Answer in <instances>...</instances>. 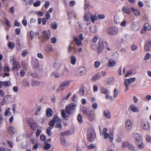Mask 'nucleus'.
I'll list each match as a JSON object with an SVG mask.
<instances>
[{
    "mask_svg": "<svg viewBox=\"0 0 151 151\" xmlns=\"http://www.w3.org/2000/svg\"><path fill=\"white\" fill-rule=\"evenodd\" d=\"M83 19L87 22L91 21L93 23L97 20V17L96 15H93L91 13L87 12H85Z\"/></svg>",
    "mask_w": 151,
    "mask_h": 151,
    "instance_id": "f257e3e1",
    "label": "nucleus"
},
{
    "mask_svg": "<svg viewBox=\"0 0 151 151\" xmlns=\"http://www.w3.org/2000/svg\"><path fill=\"white\" fill-rule=\"evenodd\" d=\"M70 82L68 80L63 81L61 83L60 87L57 89V92L62 91L64 89L67 88L70 86Z\"/></svg>",
    "mask_w": 151,
    "mask_h": 151,
    "instance_id": "f03ea898",
    "label": "nucleus"
},
{
    "mask_svg": "<svg viewBox=\"0 0 151 151\" xmlns=\"http://www.w3.org/2000/svg\"><path fill=\"white\" fill-rule=\"evenodd\" d=\"M13 100V98L11 95L5 96L3 99L2 102L3 104H7L11 103Z\"/></svg>",
    "mask_w": 151,
    "mask_h": 151,
    "instance_id": "7ed1b4c3",
    "label": "nucleus"
},
{
    "mask_svg": "<svg viewBox=\"0 0 151 151\" xmlns=\"http://www.w3.org/2000/svg\"><path fill=\"white\" fill-rule=\"evenodd\" d=\"M119 29L115 27H112L109 28L107 30V33L110 35H114L117 34Z\"/></svg>",
    "mask_w": 151,
    "mask_h": 151,
    "instance_id": "20e7f679",
    "label": "nucleus"
},
{
    "mask_svg": "<svg viewBox=\"0 0 151 151\" xmlns=\"http://www.w3.org/2000/svg\"><path fill=\"white\" fill-rule=\"evenodd\" d=\"M141 127L144 130H149L150 127V124L147 120L144 119L142 122Z\"/></svg>",
    "mask_w": 151,
    "mask_h": 151,
    "instance_id": "39448f33",
    "label": "nucleus"
},
{
    "mask_svg": "<svg viewBox=\"0 0 151 151\" xmlns=\"http://www.w3.org/2000/svg\"><path fill=\"white\" fill-rule=\"evenodd\" d=\"M108 129L106 128H104L102 131V134L104 136V138L105 139H106L109 137L110 139L113 140L114 139V136L112 134H109L107 133Z\"/></svg>",
    "mask_w": 151,
    "mask_h": 151,
    "instance_id": "423d86ee",
    "label": "nucleus"
},
{
    "mask_svg": "<svg viewBox=\"0 0 151 151\" xmlns=\"http://www.w3.org/2000/svg\"><path fill=\"white\" fill-rule=\"evenodd\" d=\"M96 135L94 131L92 130L91 131H89L87 135L88 139L90 142L93 141L95 139Z\"/></svg>",
    "mask_w": 151,
    "mask_h": 151,
    "instance_id": "0eeeda50",
    "label": "nucleus"
},
{
    "mask_svg": "<svg viewBox=\"0 0 151 151\" xmlns=\"http://www.w3.org/2000/svg\"><path fill=\"white\" fill-rule=\"evenodd\" d=\"M104 43L103 40L101 39L99 40L98 42V47L97 49V51L98 53L102 52L104 48Z\"/></svg>",
    "mask_w": 151,
    "mask_h": 151,
    "instance_id": "6e6552de",
    "label": "nucleus"
},
{
    "mask_svg": "<svg viewBox=\"0 0 151 151\" xmlns=\"http://www.w3.org/2000/svg\"><path fill=\"white\" fill-rule=\"evenodd\" d=\"M125 124V128L126 130L127 131L130 130L132 125L131 120L129 119H127L126 121Z\"/></svg>",
    "mask_w": 151,
    "mask_h": 151,
    "instance_id": "1a4fd4ad",
    "label": "nucleus"
},
{
    "mask_svg": "<svg viewBox=\"0 0 151 151\" xmlns=\"http://www.w3.org/2000/svg\"><path fill=\"white\" fill-rule=\"evenodd\" d=\"M86 115L90 121H93L95 119L94 112L93 111L91 110L89 111Z\"/></svg>",
    "mask_w": 151,
    "mask_h": 151,
    "instance_id": "9d476101",
    "label": "nucleus"
},
{
    "mask_svg": "<svg viewBox=\"0 0 151 151\" xmlns=\"http://www.w3.org/2000/svg\"><path fill=\"white\" fill-rule=\"evenodd\" d=\"M7 130L11 135L14 134L17 131L15 128L13 126L7 127Z\"/></svg>",
    "mask_w": 151,
    "mask_h": 151,
    "instance_id": "9b49d317",
    "label": "nucleus"
},
{
    "mask_svg": "<svg viewBox=\"0 0 151 151\" xmlns=\"http://www.w3.org/2000/svg\"><path fill=\"white\" fill-rule=\"evenodd\" d=\"M130 28L132 30L134 31L137 30L139 28L138 26V23L137 22H133L131 25Z\"/></svg>",
    "mask_w": 151,
    "mask_h": 151,
    "instance_id": "f8f14e48",
    "label": "nucleus"
},
{
    "mask_svg": "<svg viewBox=\"0 0 151 151\" xmlns=\"http://www.w3.org/2000/svg\"><path fill=\"white\" fill-rule=\"evenodd\" d=\"M136 141V143L138 147L140 149H142L144 147V145L142 142V138Z\"/></svg>",
    "mask_w": 151,
    "mask_h": 151,
    "instance_id": "ddd939ff",
    "label": "nucleus"
},
{
    "mask_svg": "<svg viewBox=\"0 0 151 151\" xmlns=\"http://www.w3.org/2000/svg\"><path fill=\"white\" fill-rule=\"evenodd\" d=\"M42 37L45 40L49 39L50 37V33L49 31H44L42 32Z\"/></svg>",
    "mask_w": 151,
    "mask_h": 151,
    "instance_id": "4468645a",
    "label": "nucleus"
},
{
    "mask_svg": "<svg viewBox=\"0 0 151 151\" xmlns=\"http://www.w3.org/2000/svg\"><path fill=\"white\" fill-rule=\"evenodd\" d=\"M20 67V64L18 61L14 62L13 63V66L12 68V70H18Z\"/></svg>",
    "mask_w": 151,
    "mask_h": 151,
    "instance_id": "2eb2a0df",
    "label": "nucleus"
},
{
    "mask_svg": "<svg viewBox=\"0 0 151 151\" xmlns=\"http://www.w3.org/2000/svg\"><path fill=\"white\" fill-rule=\"evenodd\" d=\"M151 47V41L147 40L144 46V49L145 51H148L150 50V47Z\"/></svg>",
    "mask_w": 151,
    "mask_h": 151,
    "instance_id": "dca6fc26",
    "label": "nucleus"
},
{
    "mask_svg": "<svg viewBox=\"0 0 151 151\" xmlns=\"http://www.w3.org/2000/svg\"><path fill=\"white\" fill-rule=\"evenodd\" d=\"M77 71L80 75H83L86 73L87 70L86 68L83 67L78 68Z\"/></svg>",
    "mask_w": 151,
    "mask_h": 151,
    "instance_id": "f3484780",
    "label": "nucleus"
},
{
    "mask_svg": "<svg viewBox=\"0 0 151 151\" xmlns=\"http://www.w3.org/2000/svg\"><path fill=\"white\" fill-rule=\"evenodd\" d=\"M122 10L124 12L128 14H130L131 13L130 9L128 6H123L122 8Z\"/></svg>",
    "mask_w": 151,
    "mask_h": 151,
    "instance_id": "a211bd4d",
    "label": "nucleus"
},
{
    "mask_svg": "<svg viewBox=\"0 0 151 151\" xmlns=\"http://www.w3.org/2000/svg\"><path fill=\"white\" fill-rule=\"evenodd\" d=\"M103 115L104 116L108 119H110L111 117V115L109 111L108 110H105L104 112Z\"/></svg>",
    "mask_w": 151,
    "mask_h": 151,
    "instance_id": "6ab92c4d",
    "label": "nucleus"
},
{
    "mask_svg": "<svg viewBox=\"0 0 151 151\" xmlns=\"http://www.w3.org/2000/svg\"><path fill=\"white\" fill-rule=\"evenodd\" d=\"M73 41L76 43L78 46H80L82 45V43L81 40H79L77 37H74Z\"/></svg>",
    "mask_w": 151,
    "mask_h": 151,
    "instance_id": "aec40b11",
    "label": "nucleus"
},
{
    "mask_svg": "<svg viewBox=\"0 0 151 151\" xmlns=\"http://www.w3.org/2000/svg\"><path fill=\"white\" fill-rule=\"evenodd\" d=\"M116 64V62L114 60H111L110 59L108 60L107 65L109 67H112L114 66Z\"/></svg>",
    "mask_w": 151,
    "mask_h": 151,
    "instance_id": "412c9836",
    "label": "nucleus"
},
{
    "mask_svg": "<svg viewBox=\"0 0 151 151\" xmlns=\"http://www.w3.org/2000/svg\"><path fill=\"white\" fill-rule=\"evenodd\" d=\"M53 114V112L51 109H47L46 110V115L47 116L50 117Z\"/></svg>",
    "mask_w": 151,
    "mask_h": 151,
    "instance_id": "4be33fe9",
    "label": "nucleus"
},
{
    "mask_svg": "<svg viewBox=\"0 0 151 151\" xmlns=\"http://www.w3.org/2000/svg\"><path fill=\"white\" fill-rule=\"evenodd\" d=\"M70 58L71 64L72 65H75L76 62V57L74 55H73L70 57Z\"/></svg>",
    "mask_w": 151,
    "mask_h": 151,
    "instance_id": "5701e85b",
    "label": "nucleus"
},
{
    "mask_svg": "<svg viewBox=\"0 0 151 151\" xmlns=\"http://www.w3.org/2000/svg\"><path fill=\"white\" fill-rule=\"evenodd\" d=\"M61 114L62 117L65 120H67L68 117L65 112V111L64 109L62 110L61 111Z\"/></svg>",
    "mask_w": 151,
    "mask_h": 151,
    "instance_id": "b1692460",
    "label": "nucleus"
},
{
    "mask_svg": "<svg viewBox=\"0 0 151 151\" xmlns=\"http://www.w3.org/2000/svg\"><path fill=\"white\" fill-rule=\"evenodd\" d=\"M130 109L133 112H137L139 111V109L134 104L131 105L130 107Z\"/></svg>",
    "mask_w": 151,
    "mask_h": 151,
    "instance_id": "393cba45",
    "label": "nucleus"
},
{
    "mask_svg": "<svg viewBox=\"0 0 151 151\" xmlns=\"http://www.w3.org/2000/svg\"><path fill=\"white\" fill-rule=\"evenodd\" d=\"M43 148L45 150H47L50 149L51 145L50 144L45 143V145L42 146Z\"/></svg>",
    "mask_w": 151,
    "mask_h": 151,
    "instance_id": "a878e982",
    "label": "nucleus"
},
{
    "mask_svg": "<svg viewBox=\"0 0 151 151\" xmlns=\"http://www.w3.org/2000/svg\"><path fill=\"white\" fill-rule=\"evenodd\" d=\"M131 9L134 12V14L135 16H138L140 15V12L138 9H135L133 8H132Z\"/></svg>",
    "mask_w": 151,
    "mask_h": 151,
    "instance_id": "bb28decb",
    "label": "nucleus"
},
{
    "mask_svg": "<svg viewBox=\"0 0 151 151\" xmlns=\"http://www.w3.org/2000/svg\"><path fill=\"white\" fill-rule=\"evenodd\" d=\"M101 92L103 94H108L110 93L109 91L108 90L104 87L101 88Z\"/></svg>",
    "mask_w": 151,
    "mask_h": 151,
    "instance_id": "cd10ccee",
    "label": "nucleus"
},
{
    "mask_svg": "<svg viewBox=\"0 0 151 151\" xmlns=\"http://www.w3.org/2000/svg\"><path fill=\"white\" fill-rule=\"evenodd\" d=\"M130 83H129L128 81H127V79H125L124 81V86L126 87L125 91L126 92L129 89L128 86L130 85Z\"/></svg>",
    "mask_w": 151,
    "mask_h": 151,
    "instance_id": "c85d7f7f",
    "label": "nucleus"
},
{
    "mask_svg": "<svg viewBox=\"0 0 151 151\" xmlns=\"http://www.w3.org/2000/svg\"><path fill=\"white\" fill-rule=\"evenodd\" d=\"M8 47L9 48L12 49L14 47L15 44L13 42H9L8 43Z\"/></svg>",
    "mask_w": 151,
    "mask_h": 151,
    "instance_id": "c756f323",
    "label": "nucleus"
},
{
    "mask_svg": "<svg viewBox=\"0 0 151 151\" xmlns=\"http://www.w3.org/2000/svg\"><path fill=\"white\" fill-rule=\"evenodd\" d=\"M86 88L85 87H82L79 90V93L81 96H82L84 95L85 91Z\"/></svg>",
    "mask_w": 151,
    "mask_h": 151,
    "instance_id": "7c9ffc66",
    "label": "nucleus"
},
{
    "mask_svg": "<svg viewBox=\"0 0 151 151\" xmlns=\"http://www.w3.org/2000/svg\"><path fill=\"white\" fill-rule=\"evenodd\" d=\"M133 136L136 139V140L141 138V135L137 133H134L133 135Z\"/></svg>",
    "mask_w": 151,
    "mask_h": 151,
    "instance_id": "2f4dec72",
    "label": "nucleus"
},
{
    "mask_svg": "<svg viewBox=\"0 0 151 151\" xmlns=\"http://www.w3.org/2000/svg\"><path fill=\"white\" fill-rule=\"evenodd\" d=\"M3 86L5 87H9L11 86V82L9 81H4L3 82Z\"/></svg>",
    "mask_w": 151,
    "mask_h": 151,
    "instance_id": "473e14b6",
    "label": "nucleus"
},
{
    "mask_svg": "<svg viewBox=\"0 0 151 151\" xmlns=\"http://www.w3.org/2000/svg\"><path fill=\"white\" fill-rule=\"evenodd\" d=\"M115 141L116 142H121L122 138L121 137L118 135H116L115 136Z\"/></svg>",
    "mask_w": 151,
    "mask_h": 151,
    "instance_id": "72a5a7b5",
    "label": "nucleus"
},
{
    "mask_svg": "<svg viewBox=\"0 0 151 151\" xmlns=\"http://www.w3.org/2000/svg\"><path fill=\"white\" fill-rule=\"evenodd\" d=\"M71 109L74 110L76 108V105L74 103H71L68 106Z\"/></svg>",
    "mask_w": 151,
    "mask_h": 151,
    "instance_id": "f704fd0d",
    "label": "nucleus"
},
{
    "mask_svg": "<svg viewBox=\"0 0 151 151\" xmlns=\"http://www.w3.org/2000/svg\"><path fill=\"white\" fill-rule=\"evenodd\" d=\"M51 75L53 77H55L56 78H60V75L59 73L55 72L52 73Z\"/></svg>",
    "mask_w": 151,
    "mask_h": 151,
    "instance_id": "c9c22d12",
    "label": "nucleus"
},
{
    "mask_svg": "<svg viewBox=\"0 0 151 151\" xmlns=\"http://www.w3.org/2000/svg\"><path fill=\"white\" fill-rule=\"evenodd\" d=\"M73 110L72 109H71L70 108H69L68 106H67L65 107V111L66 113L68 114H70L71 113V112Z\"/></svg>",
    "mask_w": 151,
    "mask_h": 151,
    "instance_id": "e433bc0d",
    "label": "nucleus"
},
{
    "mask_svg": "<svg viewBox=\"0 0 151 151\" xmlns=\"http://www.w3.org/2000/svg\"><path fill=\"white\" fill-rule=\"evenodd\" d=\"M55 121H54L52 120L50 121L48 124L50 127H50V128L53 129L55 125Z\"/></svg>",
    "mask_w": 151,
    "mask_h": 151,
    "instance_id": "4c0bfd02",
    "label": "nucleus"
},
{
    "mask_svg": "<svg viewBox=\"0 0 151 151\" xmlns=\"http://www.w3.org/2000/svg\"><path fill=\"white\" fill-rule=\"evenodd\" d=\"M101 65V63L100 61H96L94 62V67L96 68H98Z\"/></svg>",
    "mask_w": 151,
    "mask_h": 151,
    "instance_id": "58836bf2",
    "label": "nucleus"
},
{
    "mask_svg": "<svg viewBox=\"0 0 151 151\" xmlns=\"http://www.w3.org/2000/svg\"><path fill=\"white\" fill-rule=\"evenodd\" d=\"M101 78L99 76L98 73L95 76H94L92 78V80L93 81H95Z\"/></svg>",
    "mask_w": 151,
    "mask_h": 151,
    "instance_id": "ea45409f",
    "label": "nucleus"
},
{
    "mask_svg": "<svg viewBox=\"0 0 151 151\" xmlns=\"http://www.w3.org/2000/svg\"><path fill=\"white\" fill-rule=\"evenodd\" d=\"M4 22L5 24L7 25V26H9V27H11V23L7 19H5L4 20Z\"/></svg>",
    "mask_w": 151,
    "mask_h": 151,
    "instance_id": "a19ab883",
    "label": "nucleus"
},
{
    "mask_svg": "<svg viewBox=\"0 0 151 151\" xmlns=\"http://www.w3.org/2000/svg\"><path fill=\"white\" fill-rule=\"evenodd\" d=\"M29 125L32 128V129L33 130H35L36 128V124L34 122H33L32 123H30Z\"/></svg>",
    "mask_w": 151,
    "mask_h": 151,
    "instance_id": "79ce46f5",
    "label": "nucleus"
},
{
    "mask_svg": "<svg viewBox=\"0 0 151 151\" xmlns=\"http://www.w3.org/2000/svg\"><path fill=\"white\" fill-rule=\"evenodd\" d=\"M144 28L145 30H149L150 29V26L148 23H146L145 24Z\"/></svg>",
    "mask_w": 151,
    "mask_h": 151,
    "instance_id": "37998d69",
    "label": "nucleus"
},
{
    "mask_svg": "<svg viewBox=\"0 0 151 151\" xmlns=\"http://www.w3.org/2000/svg\"><path fill=\"white\" fill-rule=\"evenodd\" d=\"M52 129V128L48 127L47 128L46 133L48 136H50L52 135L51 130Z\"/></svg>",
    "mask_w": 151,
    "mask_h": 151,
    "instance_id": "c03bdc74",
    "label": "nucleus"
},
{
    "mask_svg": "<svg viewBox=\"0 0 151 151\" xmlns=\"http://www.w3.org/2000/svg\"><path fill=\"white\" fill-rule=\"evenodd\" d=\"M114 22L116 24L119 23V19L118 16L116 14L114 16Z\"/></svg>",
    "mask_w": 151,
    "mask_h": 151,
    "instance_id": "a18cd8bd",
    "label": "nucleus"
},
{
    "mask_svg": "<svg viewBox=\"0 0 151 151\" xmlns=\"http://www.w3.org/2000/svg\"><path fill=\"white\" fill-rule=\"evenodd\" d=\"M151 57V55L149 53H147L146 54L144 57V59L145 60H147L148 59L150 58Z\"/></svg>",
    "mask_w": 151,
    "mask_h": 151,
    "instance_id": "49530a36",
    "label": "nucleus"
},
{
    "mask_svg": "<svg viewBox=\"0 0 151 151\" xmlns=\"http://www.w3.org/2000/svg\"><path fill=\"white\" fill-rule=\"evenodd\" d=\"M51 27L53 29H56L57 28V24L55 22H53L51 24Z\"/></svg>",
    "mask_w": 151,
    "mask_h": 151,
    "instance_id": "de8ad7c7",
    "label": "nucleus"
},
{
    "mask_svg": "<svg viewBox=\"0 0 151 151\" xmlns=\"http://www.w3.org/2000/svg\"><path fill=\"white\" fill-rule=\"evenodd\" d=\"M41 4V2L40 1L37 0L33 4V6L35 7H38Z\"/></svg>",
    "mask_w": 151,
    "mask_h": 151,
    "instance_id": "09e8293b",
    "label": "nucleus"
},
{
    "mask_svg": "<svg viewBox=\"0 0 151 151\" xmlns=\"http://www.w3.org/2000/svg\"><path fill=\"white\" fill-rule=\"evenodd\" d=\"M77 120L80 123H83L82 117L81 115L79 114L77 116Z\"/></svg>",
    "mask_w": 151,
    "mask_h": 151,
    "instance_id": "8fccbe9b",
    "label": "nucleus"
},
{
    "mask_svg": "<svg viewBox=\"0 0 151 151\" xmlns=\"http://www.w3.org/2000/svg\"><path fill=\"white\" fill-rule=\"evenodd\" d=\"M119 90L118 89L115 88L114 90V97H116L117 96Z\"/></svg>",
    "mask_w": 151,
    "mask_h": 151,
    "instance_id": "3c124183",
    "label": "nucleus"
},
{
    "mask_svg": "<svg viewBox=\"0 0 151 151\" xmlns=\"http://www.w3.org/2000/svg\"><path fill=\"white\" fill-rule=\"evenodd\" d=\"M28 54V51L27 50L25 49L23 50L22 52V56L23 57H25Z\"/></svg>",
    "mask_w": 151,
    "mask_h": 151,
    "instance_id": "603ef678",
    "label": "nucleus"
},
{
    "mask_svg": "<svg viewBox=\"0 0 151 151\" xmlns=\"http://www.w3.org/2000/svg\"><path fill=\"white\" fill-rule=\"evenodd\" d=\"M82 111L85 115H87L89 111H88L87 108L85 107H83L82 108Z\"/></svg>",
    "mask_w": 151,
    "mask_h": 151,
    "instance_id": "864d4df0",
    "label": "nucleus"
},
{
    "mask_svg": "<svg viewBox=\"0 0 151 151\" xmlns=\"http://www.w3.org/2000/svg\"><path fill=\"white\" fill-rule=\"evenodd\" d=\"M54 121H55V122H59V119L58 117L56 115H54L53 117V119L52 120Z\"/></svg>",
    "mask_w": 151,
    "mask_h": 151,
    "instance_id": "5fc2aeb1",
    "label": "nucleus"
},
{
    "mask_svg": "<svg viewBox=\"0 0 151 151\" xmlns=\"http://www.w3.org/2000/svg\"><path fill=\"white\" fill-rule=\"evenodd\" d=\"M96 147V145L94 144H91L88 147V148L89 150L94 149Z\"/></svg>",
    "mask_w": 151,
    "mask_h": 151,
    "instance_id": "6e6d98bb",
    "label": "nucleus"
},
{
    "mask_svg": "<svg viewBox=\"0 0 151 151\" xmlns=\"http://www.w3.org/2000/svg\"><path fill=\"white\" fill-rule=\"evenodd\" d=\"M127 81L129 82V83L131 84V83L134 82L136 81V78L135 77L129 78L127 79Z\"/></svg>",
    "mask_w": 151,
    "mask_h": 151,
    "instance_id": "4d7b16f0",
    "label": "nucleus"
},
{
    "mask_svg": "<svg viewBox=\"0 0 151 151\" xmlns=\"http://www.w3.org/2000/svg\"><path fill=\"white\" fill-rule=\"evenodd\" d=\"M98 74L101 78L106 75V72L105 71H102L100 73H98Z\"/></svg>",
    "mask_w": 151,
    "mask_h": 151,
    "instance_id": "13d9d810",
    "label": "nucleus"
},
{
    "mask_svg": "<svg viewBox=\"0 0 151 151\" xmlns=\"http://www.w3.org/2000/svg\"><path fill=\"white\" fill-rule=\"evenodd\" d=\"M129 144L128 142H124L122 143V147L124 148L128 146Z\"/></svg>",
    "mask_w": 151,
    "mask_h": 151,
    "instance_id": "bf43d9fd",
    "label": "nucleus"
},
{
    "mask_svg": "<svg viewBox=\"0 0 151 151\" xmlns=\"http://www.w3.org/2000/svg\"><path fill=\"white\" fill-rule=\"evenodd\" d=\"M61 142L63 145L66 146L67 145V142L64 138H62L61 140Z\"/></svg>",
    "mask_w": 151,
    "mask_h": 151,
    "instance_id": "052dcab7",
    "label": "nucleus"
},
{
    "mask_svg": "<svg viewBox=\"0 0 151 151\" xmlns=\"http://www.w3.org/2000/svg\"><path fill=\"white\" fill-rule=\"evenodd\" d=\"M55 127L59 129H62L63 128L61 124L60 123L56 124L55 125Z\"/></svg>",
    "mask_w": 151,
    "mask_h": 151,
    "instance_id": "680f3d73",
    "label": "nucleus"
},
{
    "mask_svg": "<svg viewBox=\"0 0 151 151\" xmlns=\"http://www.w3.org/2000/svg\"><path fill=\"white\" fill-rule=\"evenodd\" d=\"M90 29L91 32L93 33H95L97 31V28L96 26L93 27L92 28V29H91V28L90 27Z\"/></svg>",
    "mask_w": 151,
    "mask_h": 151,
    "instance_id": "e2e57ef3",
    "label": "nucleus"
},
{
    "mask_svg": "<svg viewBox=\"0 0 151 151\" xmlns=\"http://www.w3.org/2000/svg\"><path fill=\"white\" fill-rule=\"evenodd\" d=\"M132 73V70H128L126 72L125 74V77L129 76V75L131 74Z\"/></svg>",
    "mask_w": 151,
    "mask_h": 151,
    "instance_id": "0e129e2a",
    "label": "nucleus"
},
{
    "mask_svg": "<svg viewBox=\"0 0 151 151\" xmlns=\"http://www.w3.org/2000/svg\"><path fill=\"white\" fill-rule=\"evenodd\" d=\"M40 82L35 81H33L32 83V86H36L40 84Z\"/></svg>",
    "mask_w": 151,
    "mask_h": 151,
    "instance_id": "69168bd1",
    "label": "nucleus"
},
{
    "mask_svg": "<svg viewBox=\"0 0 151 151\" xmlns=\"http://www.w3.org/2000/svg\"><path fill=\"white\" fill-rule=\"evenodd\" d=\"M35 13L37 16H42L43 15V13L41 11H37Z\"/></svg>",
    "mask_w": 151,
    "mask_h": 151,
    "instance_id": "338daca9",
    "label": "nucleus"
},
{
    "mask_svg": "<svg viewBox=\"0 0 151 151\" xmlns=\"http://www.w3.org/2000/svg\"><path fill=\"white\" fill-rule=\"evenodd\" d=\"M45 50L47 52H50L52 50V47H46Z\"/></svg>",
    "mask_w": 151,
    "mask_h": 151,
    "instance_id": "774afa93",
    "label": "nucleus"
}]
</instances>
